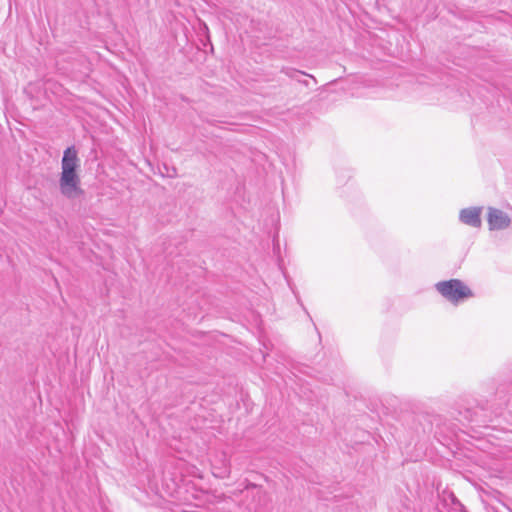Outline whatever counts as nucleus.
<instances>
[{"label": "nucleus", "instance_id": "f257e3e1", "mask_svg": "<svg viewBox=\"0 0 512 512\" xmlns=\"http://www.w3.org/2000/svg\"><path fill=\"white\" fill-rule=\"evenodd\" d=\"M80 159L74 146L64 150L61 160V174L59 178V189L67 199L73 200L84 194L81 188V179L78 174Z\"/></svg>", "mask_w": 512, "mask_h": 512}, {"label": "nucleus", "instance_id": "39448f33", "mask_svg": "<svg viewBox=\"0 0 512 512\" xmlns=\"http://www.w3.org/2000/svg\"><path fill=\"white\" fill-rule=\"evenodd\" d=\"M283 72L290 78H295V76L297 74H305L304 72H301V71H298V70H295V69H291V68H287V69H284Z\"/></svg>", "mask_w": 512, "mask_h": 512}, {"label": "nucleus", "instance_id": "20e7f679", "mask_svg": "<svg viewBox=\"0 0 512 512\" xmlns=\"http://www.w3.org/2000/svg\"><path fill=\"white\" fill-rule=\"evenodd\" d=\"M487 221L491 230H503L510 224L508 215L496 208H489Z\"/></svg>", "mask_w": 512, "mask_h": 512}, {"label": "nucleus", "instance_id": "7ed1b4c3", "mask_svg": "<svg viewBox=\"0 0 512 512\" xmlns=\"http://www.w3.org/2000/svg\"><path fill=\"white\" fill-rule=\"evenodd\" d=\"M481 213L482 207L464 208L459 213V220L465 225L480 228L482 225Z\"/></svg>", "mask_w": 512, "mask_h": 512}, {"label": "nucleus", "instance_id": "f03ea898", "mask_svg": "<svg viewBox=\"0 0 512 512\" xmlns=\"http://www.w3.org/2000/svg\"><path fill=\"white\" fill-rule=\"evenodd\" d=\"M436 289L445 299L452 303H458L472 296L470 288L458 279L438 282Z\"/></svg>", "mask_w": 512, "mask_h": 512}]
</instances>
